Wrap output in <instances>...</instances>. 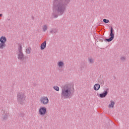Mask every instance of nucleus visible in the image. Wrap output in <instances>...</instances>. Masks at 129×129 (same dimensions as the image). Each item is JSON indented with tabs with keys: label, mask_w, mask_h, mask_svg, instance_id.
<instances>
[{
	"label": "nucleus",
	"mask_w": 129,
	"mask_h": 129,
	"mask_svg": "<svg viewBox=\"0 0 129 129\" xmlns=\"http://www.w3.org/2000/svg\"><path fill=\"white\" fill-rule=\"evenodd\" d=\"M71 0H54L53 4V18H57L59 16H62L66 8L68 7V4L70 3Z\"/></svg>",
	"instance_id": "obj_1"
},
{
	"label": "nucleus",
	"mask_w": 129,
	"mask_h": 129,
	"mask_svg": "<svg viewBox=\"0 0 129 129\" xmlns=\"http://www.w3.org/2000/svg\"><path fill=\"white\" fill-rule=\"evenodd\" d=\"M73 86L71 84H67L61 87V98H69L71 95Z\"/></svg>",
	"instance_id": "obj_2"
},
{
	"label": "nucleus",
	"mask_w": 129,
	"mask_h": 129,
	"mask_svg": "<svg viewBox=\"0 0 129 129\" xmlns=\"http://www.w3.org/2000/svg\"><path fill=\"white\" fill-rule=\"evenodd\" d=\"M17 100L20 104H24L26 102V95L24 93L20 92L17 94Z\"/></svg>",
	"instance_id": "obj_3"
},
{
	"label": "nucleus",
	"mask_w": 129,
	"mask_h": 129,
	"mask_svg": "<svg viewBox=\"0 0 129 129\" xmlns=\"http://www.w3.org/2000/svg\"><path fill=\"white\" fill-rule=\"evenodd\" d=\"M109 36L110 37L109 38H106L105 39V42H111V41L114 39V30L112 27H110Z\"/></svg>",
	"instance_id": "obj_4"
},
{
	"label": "nucleus",
	"mask_w": 129,
	"mask_h": 129,
	"mask_svg": "<svg viewBox=\"0 0 129 129\" xmlns=\"http://www.w3.org/2000/svg\"><path fill=\"white\" fill-rule=\"evenodd\" d=\"M0 49H3L6 47V42H7V37L2 36L0 37Z\"/></svg>",
	"instance_id": "obj_5"
},
{
	"label": "nucleus",
	"mask_w": 129,
	"mask_h": 129,
	"mask_svg": "<svg viewBox=\"0 0 129 129\" xmlns=\"http://www.w3.org/2000/svg\"><path fill=\"white\" fill-rule=\"evenodd\" d=\"M39 113L40 115L44 116L47 113V108L45 107H41L39 109Z\"/></svg>",
	"instance_id": "obj_6"
},
{
	"label": "nucleus",
	"mask_w": 129,
	"mask_h": 129,
	"mask_svg": "<svg viewBox=\"0 0 129 129\" xmlns=\"http://www.w3.org/2000/svg\"><path fill=\"white\" fill-rule=\"evenodd\" d=\"M3 111L4 113L2 114V120L3 121H6L8 120L9 117V111H6V110L4 111V109H3Z\"/></svg>",
	"instance_id": "obj_7"
},
{
	"label": "nucleus",
	"mask_w": 129,
	"mask_h": 129,
	"mask_svg": "<svg viewBox=\"0 0 129 129\" xmlns=\"http://www.w3.org/2000/svg\"><path fill=\"white\" fill-rule=\"evenodd\" d=\"M18 59L23 62H26L27 61V57L25 56V55L23 52H19Z\"/></svg>",
	"instance_id": "obj_8"
},
{
	"label": "nucleus",
	"mask_w": 129,
	"mask_h": 129,
	"mask_svg": "<svg viewBox=\"0 0 129 129\" xmlns=\"http://www.w3.org/2000/svg\"><path fill=\"white\" fill-rule=\"evenodd\" d=\"M108 92H109V89L108 88L105 89V90L102 93L99 94V97L100 98H104V97H106V95L108 94Z\"/></svg>",
	"instance_id": "obj_9"
},
{
	"label": "nucleus",
	"mask_w": 129,
	"mask_h": 129,
	"mask_svg": "<svg viewBox=\"0 0 129 129\" xmlns=\"http://www.w3.org/2000/svg\"><path fill=\"white\" fill-rule=\"evenodd\" d=\"M40 102L42 104H48L49 103V99L47 97H42L40 98Z\"/></svg>",
	"instance_id": "obj_10"
},
{
	"label": "nucleus",
	"mask_w": 129,
	"mask_h": 129,
	"mask_svg": "<svg viewBox=\"0 0 129 129\" xmlns=\"http://www.w3.org/2000/svg\"><path fill=\"white\" fill-rule=\"evenodd\" d=\"M47 47V41H44L40 45V49L43 50L46 49Z\"/></svg>",
	"instance_id": "obj_11"
},
{
	"label": "nucleus",
	"mask_w": 129,
	"mask_h": 129,
	"mask_svg": "<svg viewBox=\"0 0 129 129\" xmlns=\"http://www.w3.org/2000/svg\"><path fill=\"white\" fill-rule=\"evenodd\" d=\"M100 89V85L99 84H96L94 86V90L97 91V90H99Z\"/></svg>",
	"instance_id": "obj_12"
},
{
	"label": "nucleus",
	"mask_w": 129,
	"mask_h": 129,
	"mask_svg": "<svg viewBox=\"0 0 129 129\" xmlns=\"http://www.w3.org/2000/svg\"><path fill=\"white\" fill-rule=\"evenodd\" d=\"M22 44H18V51L19 53L23 52V49H22Z\"/></svg>",
	"instance_id": "obj_13"
},
{
	"label": "nucleus",
	"mask_w": 129,
	"mask_h": 129,
	"mask_svg": "<svg viewBox=\"0 0 129 129\" xmlns=\"http://www.w3.org/2000/svg\"><path fill=\"white\" fill-rule=\"evenodd\" d=\"M85 66V63H84V62H83L81 64V65L80 66V70H81V71H82V70H83Z\"/></svg>",
	"instance_id": "obj_14"
},
{
	"label": "nucleus",
	"mask_w": 129,
	"mask_h": 129,
	"mask_svg": "<svg viewBox=\"0 0 129 129\" xmlns=\"http://www.w3.org/2000/svg\"><path fill=\"white\" fill-rule=\"evenodd\" d=\"M111 103L109 105V107H114V104L115 103L113 101H110Z\"/></svg>",
	"instance_id": "obj_15"
},
{
	"label": "nucleus",
	"mask_w": 129,
	"mask_h": 129,
	"mask_svg": "<svg viewBox=\"0 0 129 129\" xmlns=\"http://www.w3.org/2000/svg\"><path fill=\"white\" fill-rule=\"evenodd\" d=\"M57 64L59 67H63V66H64V62H63L62 61H60L58 62Z\"/></svg>",
	"instance_id": "obj_16"
},
{
	"label": "nucleus",
	"mask_w": 129,
	"mask_h": 129,
	"mask_svg": "<svg viewBox=\"0 0 129 129\" xmlns=\"http://www.w3.org/2000/svg\"><path fill=\"white\" fill-rule=\"evenodd\" d=\"M50 33H51V34H56V33H57V30L56 29H52L50 31Z\"/></svg>",
	"instance_id": "obj_17"
},
{
	"label": "nucleus",
	"mask_w": 129,
	"mask_h": 129,
	"mask_svg": "<svg viewBox=\"0 0 129 129\" xmlns=\"http://www.w3.org/2000/svg\"><path fill=\"white\" fill-rule=\"evenodd\" d=\"M53 89H54V90H56V91H59V90H60V88H59V87L56 86H54L53 87Z\"/></svg>",
	"instance_id": "obj_18"
},
{
	"label": "nucleus",
	"mask_w": 129,
	"mask_h": 129,
	"mask_svg": "<svg viewBox=\"0 0 129 129\" xmlns=\"http://www.w3.org/2000/svg\"><path fill=\"white\" fill-rule=\"evenodd\" d=\"M103 22L105 23V24H108L109 23V21L108 19H104L103 20Z\"/></svg>",
	"instance_id": "obj_19"
},
{
	"label": "nucleus",
	"mask_w": 129,
	"mask_h": 129,
	"mask_svg": "<svg viewBox=\"0 0 129 129\" xmlns=\"http://www.w3.org/2000/svg\"><path fill=\"white\" fill-rule=\"evenodd\" d=\"M42 29H43V32H46V31H47V25H44Z\"/></svg>",
	"instance_id": "obj_20"
},
{
	"label": "nucleus",
	"mask_w": 129,
	"mask_h": 129,
	"mask_svg": "<svg viewBox=\"0 0 129 129\" xmlns=\"http://www.w3.org/2000/svg\"><path fill=\"white\" fill-rule=\"evenodd\" d=\"M99 82L100 83L101 86H103V84H104V81H103L102 80H101L100 81H99Z\"/></svg>",
	"instance_id": "obj_21"
},
{
	"label": "nucleus",
	"mask_w": 129,
	"mask_h": 129,
	"mask_svg": "<svg viewBox=\"0 0 129 129\" xmlns=\"http://www.w3.org/2000/svg\"><path fill=\"white\" fill-rule=\"evenodd\" d=\"M24 115H25L24 113H20L19 114V117H24Z\"/></svg>",
	"instance_id": "obj_22"
},
{
	"label": "nucleus",
	"mask_w": 129,
	"mask_h": 129,
	"mask_svg": "<svg viewBox=\"0 0 129 129\" xmlns=\"http://www.w3.org/2000/svg\"><path fill=\"white\" fill-rule=\"evenodd\" d=\"M89 62L91 64H92V63H93V59H92V58H89Z\"/></svg>",
	"instance_id": "obj_23"
},
{
	"label": "nucleus",
	"mask_w": 129,
	"mask_h": 129,
	"mask_svg": "<svg viewBox=\"0 0 129 129\" xmlns=\"http://www.w3.org/2000/svg\"><path fill=\"white\" fill-rule=\"evenodd\" d=\"M26 53L27 54H30V48L26 49Z\"/></svg>",
	"instance_id": "obj_24"
},
{
	"label": "nucleus",
	"mask_w": 129,
	"mask_h": 129,
	"mask_svg": "<svg viewBox=\"0 0 129 129\" xmlns=\"http://www.w3.org/2000/svg\"><path fill=\"white\" fill-rule=\"evenodd\" d=\"M120 60H121L122 61H124V60H125V57L124 56H122L120 58Z\"/></svg>",
	"instance_id": "obj_25"
},
{
	"label": "nucleus",
	"mask_w": 129,
	"mask_h": 129,
	"mask_svg": "<svg viewBox=\"0 0 129 129\" xmlns=\"http://www.w3.org/2000/svg\"><path fill=\"white\" fill-rule=\"evenodd\" d=\"M43 118H44V120H47V116L44 115L43 116Z\"/></svg>",
	"instance_id": "obj_26"
},
{
	"label": "nucleus",
	"mask_w": 129,
	"mask_h": 129,
	"mask_svg": "<svg viewBox=\"0 0 129 129\" xmlns=\"http://www.w3.org/2000/svg\"><path fill=\"white\" fill-rule=\"evenodd\" d=\"M35 19V17H34V16L32 17V20H34V19Z\"/></svg>",
	"instance_id": "obj_27"
},
{
	"label": "nucleus",
	"mask_w": 129,
	"mask_h": 129,
	"mask_svg": "<svg viewBox=\"0 0 129 129\" xmlns=\"http://www.w3.org/2000/svg\"><path fill=\"white\" fill-rule=\"evenodd\" d=\"M0 17H3V14H0Z\"/></svg>",
	"instance_id": "obj_28"
},
{
	"label": "nucleus",
	"mask_w": 129,
	"mask_h": 129,
	"mask_svg": "<svg viewBox=\"0 0 129 129\" xmlns=\"http://www.w3.org/2000/svg\"><path fill=\"white\" fill-rule=\"evenodd\" d=\"M7 20H8V21H11V19H7Z\"/></svg>",
	"instance_id": "obj_29"
}]
</instances>
